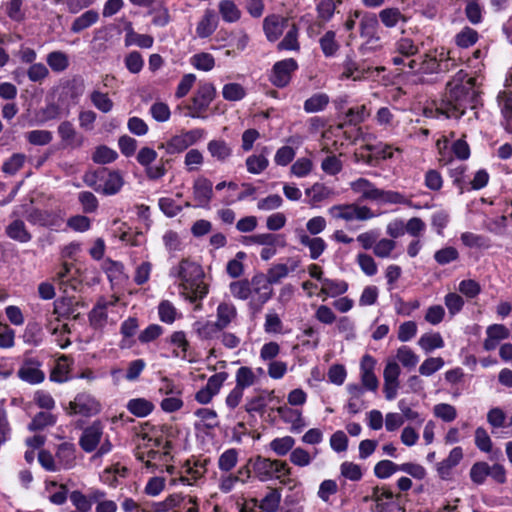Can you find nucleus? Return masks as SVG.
<instances>
[{
    "instance_id": "nucleus-31",
    "label": "nucleus",
    "mask_w": 512,
    "mask_h": 512,
    "mask_svg": "<svg viewBox=\"0 0 512 512\" xmlns=\"http://www.w3.org/2000/svg\"><path fill=\"white\" fill-rule=\"evenodd\" d=\"M127 409L137 417H146L153 411L154 405L144 398H135L128 402Z\"/></svg>"
},
{
    "instance_id": "nucleus-9",
    "label": "nucleus",
    "mask_w": 512,
    "mask_h": 512,
    "mask_svg": "<svg viewBox=\"0 0 512 512\" xmlns=\"http://www.w3.org/2000/svg\"><path fill=\"white\" fill-rule=\"evenodd\" d=\"M297 68L298 64L293 58L278 61L273 65L270 80L276 87L283 88L289 84L291 74Z\"/></svg>"
},
{
    "instance_id": "nucleus-14",
    "label": "nucleus",
    "mask_w": 512,
    "mask_h": 512,
    "mask_svg": "<svg viewBox=\"0 0 512 512\" xmlns=\"http://www.w3.org/2000/svg\"><path fill=\"white\" fill-rule=\"evenodd\" d=\"M104 424L100 420H95L87 426L79 439L81 448H97L101 444L103 437Z\"/></svg>"
},
{
    "instance_id": "nucleus-1",
    "label": "nucleus",
    "mask_w": 512,
    "mask_h": 512,
    "mask_svg": "<svg viewBox=\"0 0 512 512\" xmlns=\"http://www.w3.org/2000/svg\"><path fill=\"white\" fill-rule=\"evenodd\" d=\"M460 70L453 80L447 83V92L436 110L447 118L459 119L466 109H476L480 104L479 92L475 89V79L467 78Z\"/></svg>"
},
{
    "instance_id": "nucleus-17",
    "label": "nucleus",
    "mask_w": 512,
    "mask_h": 512,
    "mask_svg": "<svg viewBox=\"0 0 512 512\" xmlns=\"http://www.w3.org/2000/svg\"><path fill=\"white\" fill-rule=\"evenodd\" d=\"M288 25V19L279 15H270L264 19L263 29L267 39L271 42L276 41Z\"/></svg>"
},
{
    "instance_id": "nucleus-24",
    "label": "nucleus",
    "mask_w": 512,
    "mask_h": 512,
    "mask_svg": "<svg viewBox=\"0 0 512 512\" xmlns=\"http://www.w3.org/2000/svg\"><path fill=\"white\" fill-rule=\"evenodd\" d=\"M217 22L214 11L206 10L203 17L197 24L196 33L200 38L210 36L216 29Z\"/></svg>"
},
{
    "instance_id": "nucleus-18",
    "label": "nucleus",
    "mask_w": 512,
    "mask_h": 512,
    "mask_svg": "<svg viewBox=\"0 0 512 512\" xmlns=\"http://www.w3.org/2000/svg\"><path fill=\"white\" fill-rule=\"evenodd\" d=\"M267 274L258 273L254 275L250 281L252 291L259 295L261 304L266 303L273 296V289Z\"/></svg>"
},
{
    "instance_id": "nucleus-39",
    "label": "nucleus",
    "mask_w": 512,
    "mask_h": 512,
    "mask_svg": "<svg viewBox=\"0 0 512 512\" xmlns=\"http://www.w3.org/2000/svg\"><path fill=\"white\" fill-rule=\"evenodd\" d=\"M219 12L226 22H235L240 18V10L232 0H222L219 3Z\"/></svg>"
},
{
    "instance_id": "nucleus-59",
    "label": "nucleus",
    "mask_w": 512,
    "mask_h": 512,
    "mask_svg": "<svg viewBox=\"0 0 512 512\" xmlns=\"http://www.w3.org/2000/svg\"><path fill=\"white\" fill-rule=\"evenodd\" d=\"M191 61L195 68H197L198 70L210 71L215 66V59L209 53L202 52L195 54L192 57Z\"/></svg>"
},
{
    "instance_id": "nucleus-35",
    "label": "nucleus",
    "mask_w": 512,
    "mask_h": 512,
    "mask_svg": "<svg viewBox=\"0 0 512 512\" xmlns=\"http://www.w3.org/2000/svg\"><path fill=\"white\" fill-rule=\"evenodd\" d=\"M347 289L348 284L345 281L331 280L328 278L322 280V294L335 297L345 293Z\"/></svg>"
},
{
    "instance_id": "nucleus-41",
    "label": "nucleus",
    "mask_w": 512,
    "mask_h": 512,
    "mask_svg": "<svg viewBox=\"0 0 512 512\" xmlns=\"http://www.w3.org/2000/svg\"><path fill=\"white\" fill-rule=\"evenodd\" d=\"M158 148L165 149L168 154H178L186 150L188 145L182 133L180 135L173 136L166 143H161Z\"/></svg>"
},
{
    "instance_id": "nucleus-49",
    "label": "nucleus",
    "mask_w": 512,
    "mask_h": 512,
    "mask_svg": "<svg viewBox=\"0 0 512 512\" xmlns=\"http://www.w3.org/2000/svg\"><path fill=\"white\" fill-rule=\"evenodd\" d=\"M396 357L407 368L415 367L419 361V357L408 346L398 348Z\"/></svg>"
},
{
    "instance_id": "nucleus-51",
    "label": "nucleus",
    "mask_w": 512,
    "mask_h": 512,
    "mask_svg": "<svg viewBox=\"0 0 512 512\" xmlns=\"http://www.w3.org/2000/svg\"><path fill=\"white\" fill-rule=\"evenodd\" d=\"M38 461L40 465L47 471H58L59 464L57 463L56 453L52 454L51 450H38Z\"/></svg>"
},
{
    "instance_id": "nucleus-20",
    "label": "nucleus",
    "mask_w": 512,
    "mask_h": 512,
    "mask_svg": "<svg viewBox=\"0 0 512 512\" xmlns=\"http://www.w3.org/2000/svg\"><path fill=\"white\" fill-rule=\"evenodd\" d=\"M124 185V179L118 171H110L107 169V174L101 181L100 193L104 195L117 194Z\"/></svg>"
},
{
    "instance_id": "nucleus-62",
    "label": "nucleus",
    "mask_w": 512,
    "mask_h": 512,
    "mask_svg": "<svg viewBox=\"0 0 512 512\" xmlns=\"http://www.w3.org/2000/svg\"><path fill=\"white\" fill-rule=\"evenodd\" d=\"M306 195L311 197V203H318L329 197L331 191L321 183H315L312 187L306 189Z\"/></svg>"
},
{
    "instance_id": "nucleus-50",
    "label": "nucleus",
    "mask_w": 512,
    "mask_h": 512,
    "mask_svg": "<svg viewBox=\"0 0 512 512\" xmlns=\"http://www.w3.org/2000/svg\"><path fill=\"white\" fill-rule=\"evenodd\" d=\"M117 157L118 154L115 150L103 145L96 149L93 153L92 159L98 164H108L115 161Z\"/></svg>"
},
{
    "instance_id": "nucleus-45",
    "label": "nucleus",
    "mask_w": 512,
    "mask_h": 512,
    "mask_svg": "<svg viewBox=\"0 0 512 512\" xmlns=\"http://www.w3.org/2000/svg\"><path fill=\"white\" fill-rule=\"evenodd\" d=\"M90 100L93 105L103 113H108L113 108V101L106 93L95 90L91 93Z\"/></svg>"
},
{
    "instance_id": "nucleus-22",
    "label": "nucleus",
    "mask_w": 512,
    "mask_h": 512,
    "mask_svg": "<svg viewBox=\"0 0 512 512\" xmlns=\"http://www.w3.org/2000/svg\"><path fill=\"white\" fill-rule=\"evenodd\" d=\"M498 105L505 119L504 127L509 133H512V92L502 91L497 97Z\"/></svg>"
},
{
    "instance_id": "nucleus-58",
    "label": "nucleus",
    "mask_w": 512,
    "mask_h": 512,
    "mask_svg": "<svg viewBox=\"0 0 512 512\" xmlns=\"http://www.w3.org/2000/svg\"><path fill=\"white\" fill-rule=\"evenodd\" d=\"M107 307L108 303L104 299L96 304L89 314V319L92 325H102L107 320Z\"/></svg>"
},
{
    "instance_id": "nucleus-10",
    "label": "nucleus",
    "mask_w": 512,
    "mask_h": 512,
    "mask_svg": "<svg viewBox=\"0 0 512 512\" xmlns=\"http://www.w3.org/2000/svg\"><path fill=\"white\" fill-rule=\"evenodd\" d=\"M69 407L73 414H80L85 417L94 416L101 411L100 403L87 393L78 394L75 399L69 403Z\"/></svg>"
},
{
    "instance_id": "nucleus-19",
    "label": "nucleus",
    "mask_w": 512,
    "mask_h": 512,
    "mask_svg": "<svg viewBox=\"0 0 512 512\" xmlns=\"http://www.w3.org/2000/svg\"><path fill=\"white\" fill-rule=\"evenodd\" d=\"M350 187L355 193H361V200L377 201L382 194L381 189L366 178H359L351 182Z\"/></svg>"
},
{
    "instance_id": "nucleus-23",
    "label": "nucleus",
    "mask_w": 512,
    "mask_h": 512,
    "mask_svg": "<svg viewBox=\"0 0 512 512\" xmlns=\"http://www.w3.org/2000/svg\"><path fill=\"white\" fill-rule=\"evenodd\" d=\"M6 234L9 238L21 243H27L32 239V235L26 229L25 223L19 219L12 221L6 227Z\"/></svg>"
},
{
    "instance_id": "nucleus-34",
    "label": "nucleus",
    "mask_w": 512,
    "mask_h": 512,
    "mask_svg": "<svg viewBox=\"0 0 512 512\" xmlns=\"http://www.w3.org/2000/svg\"><path fill=\"white\" fill-rule=\"evenodd\" d=\"M329 96L325 93H316L304 102V110L307 113L322 111L329 104Z\"/></svg>"
},
{
    "instance_id": "nucleus-42",
    "label": "nucleus",
    "mask_w": 512,
    "mask_h": 512,
    "mask_svg": "<svg viewBox=\"0 0 512 512\" xmlns=\"http://www.w3.org/2000/svg\"><path fill=\"white\" fill-rule=\"evenodd\" d=\"M153 37L147 34H138L132 29L128 30L125 36L126 46L135 44L141 48H150L153 45Z\"/></svg>"
},
{
    "instance_id": "nucleus-26",
    "label": "nucleus",
    "mask_w": 512,
    "mask_h": 512,
    "mask_svg": "<svg viewBox=\"0 0 512 512\" xmlns=\"http://www.w3.org/2000/svg\"><path fill=\"white\" fill-rule=\"evenodd\" d=\"M193 327L199 338L203 340L213 339L223 330L216 321H197L194 323Z\"/></svg>"
},
{
    "instance_id": "nucleus-11",
    "label": "nucleus",
    "mask_w": 512,
    "mask_h": 512,
    "mask_svg": "<svg viewBox=\"0 0 512 512\" xmlns=\"http://www.w3.org/2000/svg\"><path fill=\"white\" fill-rule=\"evenodd\" d=\"M193 197L197 207L209 208L213 198L212 182L205 177H199L193 184Z\"/></svg>"
},
{
    "instance_id": "nucleus-4",
    "label": "nucleus",
    "mask_w": 512,
    "mask_h": 512,
    "mask_svg": "<svg viewBox=\"0 0 512 512\" xmlns=\"http://www.w3.org/2000/svg\"><path fill=\"white\" fill-rule=\"evenodd\" d=\"M156 158L157 152L149 147L141 148L136 157L138 163L145 168V173L149 180L162 178L167 172L165 166L171 162L170 159L161 158L158 164L152 165Z\"/></svg>"
},
{
    "instance_id": "nucleus-3",
    "label": "nucleus",
    "mask_w": 512,
    "mask_h": 512,
    "mask_svg": "<svg viewBox=\"0 0 512 512\" xmlns=\"http://www.w3.org/2000/svg\"><path fill=\"white\" fill-rule=\"evenodd\" d=\"M249 464H251L255 475L260 481H267L275 478L290 490H293L300 485L297 480L290 477V468L285 462L258 456L254 460L250 459Z\"/></svg>"
},
{
    "instance_id": "nucleus-63",
    "label": "nucleus",
    "mask_w": 512,
    "mask_h": 512,
    "mask_svg": "<svg viewBox=\"0 0 512 512\" xmlns=\"http://www.w3.org/2000/svg\"><path fill=\"white\" fill-rule=\"evenodd\" d=\"M298 29L295 24L292 25L291 29L286 33L285 37L278 44L279 50H298L299 44L297 41Z\"/></svg>"
},
{
    "instance_id": "nucleus-12",
    "label": "nucleus",
    "mask_w": 512,
    "mask_h": 512,
    "mask_svg": "<svg viewBox=\"0 0 512 512\" xmlns=\"http://www.w3.org/2000/svg\"><path fill=\"white\" fill-rule=\"evenodd\" d=\"M26 219L34 225L43 227H59L63 221L58 213L38 208L29 211Z\"/></svg>"
},
{
    "instance_id": "nucleus-33",
    "label": "nucleus",
    "mask_w": 512,
    "mask_h": 512,
    "mask_svg": "<svg viewBox=\"0 0 512 512\" xmlns=\"http://www.w3.org/2000/svg\"><path fill=\"white\" fill-rule=\"evenodd\" d=\"M379 19L387 27H395L400 21L406 22V17L400 12L398 8H386L380 11Z\"/></svg>"
},
{
    "instance_id": "nucleus-15",
    "label": "nucleus",
    "mask_w": 512,
    "mask_h": 512,
    "mask_svg": "<svg viewBox=\"0 0 512 512\" xmlns=\"http://www.w3.org/2000/svg\"><path fill=\"white\" fill-rule=\"evenodd\" d=\"M40 362L34 358L26 359L23 366L18 370L17 374L20 379L30 384L41 383L45 374L39 369Z\"/></svg>"
},
{
    "instance_id": "nucleus-25",
    "label": "nucleus",
    "mask_w": 512,
    "mask_h": 512,
    "mask_svg": "<svg viewBox=\"0 0 512 512\" xmlns=\"http://www.w3.org/2000/svg\"><path fill=\"white\" fill-rule=\"evenodd\" d=\"M237 316V310L231 303L222 302L217 307V324L225 329Z\"/></svg>"
},
{
    "instance_id": "nucleus-48",
    "label": "nucleus",
    "mask_w": 512,
    "mask_h": 512,
    "mask_svg": "<svg viewBox=\"0 0 512 512\" xmlns=\"http://www.w3.org/2000/svg\"><path fill=\"white\" fill-rule=\"evenodd\" d=\"M478 40V33L476 30L465 27L461 32L456 35L455 41L459 47L468 48L474 45Z\"/></svg>"
},
{
    "instance_id": "nucleus-27",
    "label": "nucleus",
    "mask_w": 512,
    "mask_h": 512,
    "mask_svg": "<svg viewBox=\"0 0 512 512\" xmlns=\"http://www.w3.org/2000/svg\"><path fill=\"white\" fill-rule=\"evenodd\" d=\"M344 71L342 75L345 78H353V80L361 79L365 74L371 71V68H365L358 64L350 55L347 56L343 64Z\"/></svg>"
},
{
    "instance_id": "nucleus-37",
    "label": "nucleus",
    "mask_w": 512,
    "mask_h": 512,
    "mask_svg": "<svg viewBox=\"0 0 512 512\" xmlns=\"http://www.w3.org/2000/svg\"><path fill=\"white\" fill-rule=\"evenodd\" d=\"M54 314L58 317L68 318L74 315L76 309L73 299L69 297H62L54 301ZM78 305V303H76Z\"/></svg>"
},
{
    "instance_id": "nucleus-60",
    "label": "nucleus",
    "mask_w": 512,
    "mask_h": 512,
    "mask_svg": "<svg viewBox=\"0 0 512 512\" xmlns=\"http://www.w3.org/2000/svg\"><path fill=\"white\" fill-rule=\"evenodd\" d=\"M444 365V360L441 357L427 358L419 367V372L423 376H431L436 371L440 370Z\"/></svg>"
},
{
    "instance_id": "nucleus-53",
    "label": "nucleus",
    "mask_w": 512,
    "mask_h": 512,
    "mask_svg": "<svg viewBox=\"0 0 512 512\" xmlns=\"http://www.w3.org/2000/svg\"><path fill=\"white\" fill-rule=\"evenodd\" d=\"M224 99L228 101H239L245 96V89L239 83L225 84L222 90Z\"/></svg>"
},
{
    "instance_id": "nucleus-16",
    "label": "nucleus",
    "mask_w": 512,
    "mask_h": 512,
    "mask_svg": "<svg viewBox=\"0 0 512 512\" xmlns=\"http://www.w3.org/2000/svg\"><path fill=\"white\" fill-rule=\"evenodd\" d=\"M281 499L282 495L280 489L268 488L267 493L260 501L252 499L251 502L260 512H277L280 507Z\"/></svg>"
},
{
    "instance_id": "nucleus-13",
    "label": "nucleus",
    "mask_w": 512,
    "mask_h": 512,
    "mask_svg": "<svg viewBox=\"0 0 512 512\" xmlns=\"http://www.w3.org/2000/svg\"><path fill=\"white\" fill-rule=\"evenodd\" d=\"M376 360L369 354H365L360 363L361 370V383L362 386L370 391H376L379 386V381L374 374Z\"/></svg>"
},
{
    "instance_id": "nucleus-5",
    "label": "nucleus",
    "mask_w": 512,
    "mask_h": 512,
    "mask_svg": "<svg viewBox=\"0 0 512 512\" xmlns=\"http://www.w3.org/2000/svg\"><path fill=\"white\" fill-rule=\"evenodd\" d=\"M378 18L373 13H365L360 21V35L366 38V42L359 48L362 54H366L369 51L376 50L380 40L377 35L378 29Z\"/></svg>"
},
{
    "instance_id": "nucleus-7",
    "label": "nucleus",
    "mask_w": 512,
    "mask_h": 512,
    "mask_svg": "<svg viewBox=\"0 0 512 512\" xmlns=\"http://www.w3.org/2000/svg\"><path fill=\"white\" fill-rule=\"evenodd\" d=\"M136 457L139 461L144 462L147 468L162 471L165 467L168 473L174 472L175 467L169 464L172 456L167 450L164 452L160 450H148L147 453L137 452Z\"/></svg>"
},
{
    "instance_id": "nucleus-61",
    "label": "nucleus",
    "mask_w": 512,
    "mask_h": 512,
    "mask_svg": "<svg viewBox=\"0 0 512 512\" xmlns=\"http://www.w3.org/2000/svg\"><path fill=\"white\" fill-rule=\"evenodd\" d=\"M26 139L33 145H47L52 139V133L48 130H32L26 134Z\"/></svg>"
},
{
    "instance_id": "nucleus-40",
    "label": "nucleus",
    "mask_w": 512,
    "mask_h": 512,
    "mask_svg": "<svg viewBox=\"0 0 512 512\" xmlns=\"http://www.w3.org/2000/svg\"><path fill=\"white\" fill-rule=\"evenodd\" d=\"M418 344L425 352H431L436 348H442L444 341L439 333H426L420 337Z\"/></svg>"
},
{
    "instance_id": "nucleus-2",
    "label": "nucleus",
    "mask_w": 512,
    "mask_h": 512,
    "mask_svg": "<svg viewBox=\"0 0 512 512\" xmlns=\"http://www.w3.org/2000/svg\"><path fill=\"white\" fill-rule=\"evenodd\" d=\"M171 275L182 281V294L191 302L202 299L208 293L207 286L203 281V269L195 262L183 259L177 268L171 270Z\"/></svg>"
},
{
    "instance_id": "nucleus-38",
    "label": "nucleus",
    "mask_w": 512,
    "mask_h": 512,
    "mask_svg": "<svg viewBox=\"0 0 512 512\" xmlns=\"http://www.w3.org/2000/svg\"><path fill=\"white\" fill-rule=\"evenodd\" d=\"M335 36V32L329 30L319 40L321 50L326 57L334 56L340 47Z\"/></svg>"
},
{
    "instance_id": "nucleus-52",
    "label": "nucleus",
    "mask_w": 512,
    "mask_h": 512,
    "mask_svg": "<svg viewBox=\"0 0 512 512\" xmlns=\"http://www.w3.org/2000/svg\"><path fill=\"white\" fill-rule=\"evenodd\" d=\"M107 174V168H100L93 172L86 173L83 176L84 183L93 188L96 192L100 193L101 190V181L104 179V176Z\"/></svg>"
},
{
    "instance_id": "nucleus-29",
    "label": "nucleus",
    "mask_w": 512,
    "mask_h": 512,
    "mask_svg": "<svg viewBox=\"0 0 512 512\" xmlns=\"http://www.w3.org/2000/svg\"><path fill=\"white\" fill-rule=\"evenodd\" d=\"M268 152V148L264 147L262 150V154L260 155H250L246 159V167L248 172L252 174H260L263 172L269 165V161L264 155Z\"/></svg>"
},
{
    "instance_id": "nucleus-28",
    "label": "nucleus",
    "mask_w": 512,
    "mask_h": 512,
    "mask_svg": "<svg viewBox=\"0 0 512 512\" xmlns=\"http://www.w3.org/2000/svg\"><path fill=\"white\" fill-rule=\"evenodd\" d=\"M207 149L211 156L220 162L226 161L232 154L231 147L224 140H211Z\"/></svg>"
},
{
    "instance_id": "nucleus-46",
    "label": "nucleus",
    "mask_w": 512,
    "mask_h": 512,
    "mask_svg": "<svg viewBox=\"0 0 512 512\" xmlns=\"http://www.w3.org/2000/svg\"><path fill=\"white\" fill-rule=\"evenodd\" d=\"M178 498L175 501L174 509H177L176 512H198V503L197 499L192 496H184L181 494H176Z\"/></svg>"
},
{
    "instance_id": "nucleus-55",
    "label": "nucleus",
    "mask_w": 512,
    "mask_h": 512,
    "mask_svg": "<svg viewBox=\"0 0 512 512\" xmlns=\"http://www.w3.org/2000/svg\"><path fill=\"white\" fill-rule=\"evenodd\" d=\"M67 94L72 100H77L85 92V81L81 76H75L66 85Z\"/></svg>"
},
{
    "instance_id": "nucleus-8",
    "label": "nucleus",
    "mask_w": 512,
    "mask_h": 512,
    "mask_svg": "<svg viewBox=\"0 0 512 512\" xmlns=\"http://www.w3.org/2000/svg\"><path fill=\"white\" fill-rule=\"evenodd\" d=\"M330 212L335 218L346 221L352 220H368L374 216L370 208L366 206H358L356 204L335 205L330 208Z\"/></svg>"
},
{
    "instance_id": "nucleus-47",
    "label": "nucleus",
    "mask_w": 512,
    "mask_h": 512,
    "mask_svg": "<svg viewBox=\"0 0 512 512\" xmlns=\"http://www.w3.org/2000/svg\"><path fill=\"white\" fill-rule=\"evenodd\" d=\"M246 258V253L243 251L237 252L234 259L230 260L226 266V272L231 278H238L244 272L242 260Z\"/></svg>"
},
{
    "instance_id": "nucleus-54",
    "label": "nucleus",
    "mask_w": 512,
    "mask_h": 512,
    "mask_svg": "<svg viewBox=\"0 0 512 512\" xmlns=\"http://www.w3.org/2000/svg\"><path fill=\"white\" fill-rule=\"evenodd\" d=\"M24 162L25 155L21 153H15L3 163L2 171L6 174L14 175L23 167Z\"/></svg>"
},
{
    "instance_id": "nucleus-30",
    "label": "nucleus",
    "mask_w": 512,
    "mask_h": 512,
    "mask_svg": "<svg viewBox=\"0 0 512 512\" xmlns=\"http://www.w3.org/2000/svg\"><path fill=\"white\" fill-rule=\"evenodd\" d=\"M176 494H171L165 500L159 502L142 503L143 512H168L175 507Z\"/></svg>"
},
{
    "instance_id": "nucleus-21",
    "label": "nucleus",
    "mask_w": 512,
    "mask_h": 512,
    "mask_svg": "<svg viewBox=\"0 0 512 512\" xmlns=\"http://www.w3.org/2000/svg\"><path fill=\"white\" fill-rule=\"evenodd\" d=\"M463 458L461 450H451L448 457L437 463L436 469L441 479H449L452 469L457 466Z\"/></svg>"
},
{
    "instance_id": "nucleus-56",
    "label": "nucleus",
    "mask_w": 512,
    "mask_h": 512,
    "mask_svg": "<svg viewBox=\"0 0 512 512\" xmlns=\"http://www.w3.org/2000/svg\"><path fill=\"white\" fill-rule=\"evenodd\" d=\"M459 258L456 248L448 246L435 252L434 259L439 265H446Z\"/></svg>"
},
{
    "instance_id": "nucleus-36",
    "label": "nucleus",
    "mask_w": 512,
    "mask_h": 512,
    "mask_svg": "<svg viewBox=\"0 0 512 512\" xmlns=\"http://www.w3.org/2000/svg\"><path fill=\"white\" fill-rule=\"evenodd\" d=\"M47 64L54 72H62L69 66L68 56L62 51H53L47 55Z\"/></svg>"
},
{
    "instance_id": "nucleus-57",
    "label": "nucleus",
    "mask_w": 512,
    "mask_h": 512,
    "mask_svg": "<svg viewBox=\"0 0 512 512\" xmlns=\"http://www.w3.org/2000/svg\"><path fill=\"white\" fill-rule=\"evenodd\" d=\"M232 295L238 299L246 300L252 293L250 282L248 280L235 281L230 284Z\"/></svg>"
},
{
    "instance_id": "nucleus-32",
    "label": "nucleus",
    "mask_w": 512,
    "mask_h": 512,
    "mask_svg": "<svg viewBox=\"0 0 512 512\" xmlns=\"http://www.w3.org/2000/svg\"><path fill=\"white\" fill-rule=\"evenodd\" d=\"M99 19V14L95 10H88L84 12L81 16L77 17L71 26V31L74 33H79L82 30L90 27L94 23H96Z\"/></svg>"
},
{
    "instance_id": "nucleus-44",
    "label": "nucleus",
    "mask_w": 512,
    "mask_h": 512,
    "mask_svg": "<svg viewBox=\"0 0 512 512\" xmlns=\"http://www.w3.org/2000/svg\"><path fill=\"white\" fill-rule=\"evenodd\" d=\"M256 381V376L252 369L247 366H241L236 372V386L245 389L252 386Z\"/></svg>"
},
{
    "instance_id": "nucleus-6",
    "label": "nucleus",
    "mask_w": 512,
    "mask_h": 512,
    "mask_svg": "<svg viewBox=\"0 0 512 512\" xmlns=\"http://www.w3.org/2000/svg\"><path fill=\"white\" fill-rule=\"evenodd\" d=\"M215 95L216 89L212 83H199L197 92L192 98V104L188 106V109L193 111L190 116L193 118L203 117L202 113L207 110Z\"/></svg>"
},
{
    "instance_id": "nucleus-43",
    "label": "nucleus",
    "mask_w": 512,
    "mask_h": 512,
    "mask_svg": "<svg viewBox=\"0 0 512 512\" xmlns=\"http://www.w3.org/2000/svg\"><path fill=\"white\" fill-rule=\"evenodd\" d=\"M55 422L56 417L50 412H39L33 417L28 427L31 431H37L52 426Z\"/></svg>"
},
{
    "instance_id": "nucleus-64",
    "label": "nucleus",
    "mask_w": 512,
    "mask_h": 512,
    "mask_svg": "<svg viewBox=\"0 0 512 512\" xmlns=\"http://www.w3.org/2000/svg\"><path fill=\"white\" fill-rule=\"evenodd\" d=\"M488 474L489 464L486 462H477L470 470L471 480L476 484H483Z\"/></svg>"
}]
</instances>
